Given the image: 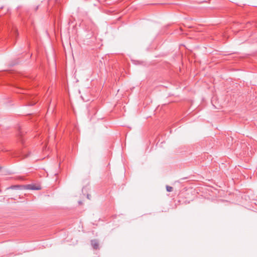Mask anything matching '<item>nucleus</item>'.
<instances>
[{"label": "nucleus", "instance_id": "obj_1", "mask_svg": "<svg viewBox=\"0 0 257 257\" xmlns=\"http://www.w3.org/2000/svg\"><path fill=\"white\" fill-rule=\"evenodd\" d=\"M91 245L94 249H97L99 248V243L97 239L91 240Z\"/></svg>", "mask_w": 257, "mask_h": 257}, {"label": "nucleus", "instance_id": "obj_2", "mask_svg": "<svg viewBox=\"0 0 257 257\" xmlns=\"http://www.w3.org/2000/svg\"><path fill=\"white\" fill-rule=\"evenodd\" d=\"M24 187L26 189H30V190H37L40 189L39 188L36 187L35 185H31V184L27 185L26 186H24Z\"/></svg>", "mask_w": 257, "mask_h": 257}, {"label": "nucleus", "instance_id": "obj_3", "mask_svg": "<svg viewBox=\"0 0 257 257\" xmlns=\"http://www.w3.org/2000/svg\"><path fill=\"white\" fill-rule=\"evenodd\" d=\"M23 188H24V186H21V185H13V186H11L10 187L8 188V189H21Z\"/></svg>", "mask_w": 257, "mask_h": 257}, {"label": "nucleus", "instance_id": "obj_4", "mask_svg": "<svg viewBox=\"0 0 257 257\" xmlns=\"http://www.w3.org/2000/svg\"><path fill=\"white\" fill-rule=\"evenodd\" d=\"M166 190L168 192H171L173 190V188L171 186L167 185Z\"/></svg>", "mask_w": 257, "mask_h": 257}, {"label": "nucleus", "instance_id": "obj_5", "mask_svg": "<svg viewBox=\"0 0 257 257\" xmlns=\"http://www.w3.org/2000/svg\"><path fill=\"white\" fill-rule=\"evenodd\" d=\"M36 102H30L29 104H28V105H30V106H32V105H33L35 104Z\"/></svg>", "mask_w": 257, "mask_h": 257}, {"label": "nucleus", "instance_id": "obj_6", "mask_svg": "<svg viewBox=\"0 0 257 257\" xmlns=\"http://www.w3.org/2000/svg\"><path fill=\"white\" fill-rule=\"evenodd\" d=\"M179 29H180V31H181V32H182V28H181V27H180V28H179Z\"/></svg>", "mask_w": 257, "mask_h": 257}, {"label": "nucleus", "instance_id": "obj_7", "mask_svg": "<svg viewBox=\"0 0 257 257\" xmlns=\"http://www.w3.org/2000/svg\"><path fill=\"white\" fill-rule=\"evenodd\" d=\"M183 192H181V193L179 194V195H180V196H183Z\"/></svg>", "mask_w": 257, "mask_h": 257}, {"label": "nucleus", "instance_id": "obj_8", "mask_svg": "<svg viewBox=\"0 0 257 257\" xmlns=\"http://www.w3.org/2000/svg\"><path fill=\"white\" fill-rule=\"evenodd\" d=\"M38 7H38V6H37V7L36 8V9H35V11H37V10L38 9Z\"/></svg>", "mask_w": 257, "mask_h": 257}, {"label": "nucleus", "instance_id": "obj_9", "mask_svg": "<svg viewBox=\"0 0 257 257\" xmlns=\"http://www.w3.org/2000/svg\"><path fill=\"white\" fill-rule=\"evenodd\" d=\"M89 195H87V198L89 199Z\"/></svg>", "mask_w": 257, "mask_h": 257}, {"label": "nucleus", "instance_id": "obj_10", "mask_svg": "<svg viewBox=\"0 0 257 257\" xmlns=\"http://www.w3.org/2000/svg\"><path fill=\"white\" fill-rule=\"evenodd\" d=\"M1 169H2V167H0V170H1Z\"/></svg>", "mask_w": 257, "mask_h": 257}]
</instances>
